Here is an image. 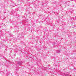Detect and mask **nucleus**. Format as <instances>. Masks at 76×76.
I'll use <instances>...</instances> for the list:
<instances>
[{
  "instance_id": "1",
  "label": "nucleus",
  "mask_w": 76,
  "mask_h": 76,
  "mask_svg": "<svg viewBox=\"0 0 76 76\" xmlns=\"http://www.w3.org/2000/svg\"><path fill=\"white\" fill-rule=\"evenodd\" d=\"M22 64V62L21 61H19L17 63V64H19V65L20 66V65H21Z\"/></svg>"
},
{
  "instance_id": "2",
  "label": "nucleus",
  "mask_w": 76,
  "mask_h": 76,
  "mask_svg": "<svg viewBox=\"0 0 76 76\" xmlns=\"http://www.w3.org/2000/svg\"><path fill=\"white\" fill-rule=\"evenodd\" d=\"M1 73H3H3H4L3 72H1Z\"/></svg>"
},
{
  "instance_id": "3",
  "label": "nucleus",
  "mask_w": 76,
  "mask_h": 76,
  "mask_svg": "<svg viewBox=\"0 0 76 76\" xmlns=\"http://www.w3.org/2000/svg\"><path fill=\"white\" fill-rule=\"evenodd\" d=\"M58 53H60V52H58Z\"/></svg>"
},
{
  "instance_id": "4",
  "label": "nucleus",
  "mask_w": 76,
  "mask_h": 76,
  "mask_svg": "<svg viewBox=\"0 0 76 76\" xmlns=\"http://www.w3.org/2000/svg\"><path fill=\"white\" fill-rule=\"evenodd\" d=\"M57 53H58V52H56Z\"/></svg>"
}]
</instances>
